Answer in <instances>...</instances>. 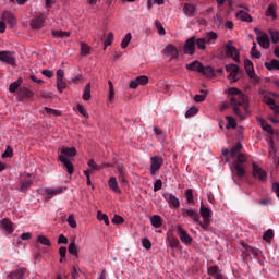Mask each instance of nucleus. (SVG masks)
I'll list each match as a JSON object with an SVG mask.
<instances>
[{"mask_svg": "<svg viewBox=\"0 0 279 279\" xmlns=\"http://www.w3.org/2000/svg\"><path fill=\"white\" fill-rule=\"evenodd\" d=\"M231 95L230 104L233 106L234 113L241 119L245 120V114H250L248 110V99L240 88L232 87L228 90Z\"/></svg>", "mask_w": 279, "mask_h": 279, "instance_id": "nucleus-1", "label": "nucleus"}, {"mask_svg": "<svg viewBox=\"0 0 279 279\" xmlns=\"http://www.w3.org/2000/svg\"><path fill=\"white\" fill-rule=\"evenodd\" d=\"M242 147L243 145H241V143H236V145L231 147L230 150L232 157L236 156V159L233 161L232 173L238 178H243L246 173L245 162H247V157L245 156V154H241Z\"/></svg>", "mask_w": 279, "mask_h": 279, "instance_id": "nucleus-2", "label": "nucleus"}, {"mask_svg": "<svg viewBox=\"0 0 279 279\" xmlns=\"http://www.w3.org/2000/svg\"><path fill=\"white\" fill-rule=\"evenodd\" d=\"M76 154L75 147H61V154H59V160L63 162L70 175L74 173V165L69 158H73Z\"/></svg>", "mask_w": 279, "mask_h": 279, "instance_id": "nucleus-3", "label": "nucleus"}, {"mask_svg": "<svg viewBox=\"0 0 279 279\" xmlns=\"http://www.w3.org/2000/svg\"><path fill=\"white\" fill-rule=\"evenodd\" d=\"M226 71L229 73L228 77L231 82H239L241 69L238 64H226Z\"/></svg>", "mask_w": 279, "mask_h": 279, "instance_id": "nucleus-4", "label": "nucleus"}, {"mask_svg": "<svg viewBox=\"0 0 279 279\" xmlns=\"http://www.w3.org/2000/svg\"><path fill=\"white\" fill-rule=\"evenodd\" d=\"M254 32L257 36L258 45L264 49H269L270 47L269 36L267 34H264V32H262V29H258L257 27L254 28Z\"/></svg>", "mask_w": 279, "mask_h": 279, "instance_id": "nucleus-5", "label": "nucleus"}, {"mask_svg": "<svg viewBox=\"0 0 279 279\" xmlns=\"http://www.w3.org/2000/svg\"><path fill=\"white\" fill-rule=\"evenodd\" d=\"M0 61L16 66V58L13 51H0Z\"/></svg>", "mask_w": 279, "mask_h": 279, "instance_id": "nucleus-6", "label": "nucleus"}, {"mask_svg": "<svg viewBox=\"0 0 279 279\" xmlns=\"http://www.w3.org/2000/svg\"><path fill=\"white\" fill-rule=\"evenodd\" d=\"M150 174L155 175L159 169H161L165 160L161 156H153L150 158Z\"/></svg>", "mask_w": 279, "mask_h": 279, "instance_id": "nucleus-7", "label": "nucleus"}, {"mask_svg": "<svg viewBox=\"0 0 279 279\" xmlns=\"http://www.w3.org/2000/svg\"><path fill=\"white\" fill-rule=\"evenodd\" d=\"M195 49H196V38L195 36H192L191 38H187V40H185L183 52L186 53L187 56H194Z\"/></svg>", "mask_w": 279, "mask_h": 279, "instance_id": "nucleus-8", "label": "nucleus"}, {"mask_svg": "<svg viewBox=\"0 0 279 279\" xmlns=\"http://www.w3.org/2000/svg\"><path fill=\"white\" fill-rule=\"evenodd\" d=\"M226 54L232 58L235 62H240V53L232 43H227L225 47Z\"/></svg>", "mask_w": 279, "mask_h": 279, "instance_id": "nucleus-9", "label": "nucleus"}, {"mask_svg": "<svg viewBox=\"0 0 279 279\" xmlns=\"http://www.w3.org/2000/svg\"><path fill=\"white\" fill-rule=\"evenodd\" d=\"M177 232L182 241V243H185V245H191L193 243V236L182 228V226H178Z\"/></svg>", "mask_w": 279, "mask_h": 279, "instance_id": "nucleus-10", "label": "nucleus"}, {"mask_svg": "<svg viewBox=\"0 0 279 279\" xmlns=\"http://www.w3.org/2000/svg\"><path fill=\"white\" fill-rule=\"evenodd\" d=\"M163 198L168 202L170 208H180V199L173 193H163Z\"/></svg>", "mask_w": 279, "mask_h": 279, "instance_id": "nucleus-11", "label": "nucleus"}, {"mask_svg": "<svg viewBox=\"0 0 279 279\" xmlns=\"http://www.w3.org/2000/svg\"><path fill=\"white\" fill-rule=\"evenodd\" d=\"M2 20L5 23H8L9 27H11V28L15 27V25L17 23L16 17L9 10H4V12H2Z\"/></svg>", "mask_w": 279, "mask_h": 279, "instance_id": "nucleus-12", "label": "nucleus"}, {"mask_svg": "<svg viewBox=\"0 0 279 279\" xmlns=\"http://www.w3.org/2000/svg\"><path fill=\"white\" fill-rule=\"evenodd\" d=\"M148 82L149 77H147V75H140L138 77L130 82V88H138V86L141 85L145 86L146 84H148Z\"/></svg>", "mask_w": 279, "mask_h": 279, "instance_id": "nucleus-13", "label": "nucleus"}, {"mask_svg": "<svg viewBox=\"0 0 279 279\" xmlns=\"http://www.w3.org/2000/svg\"><path fill=\"white\" fill-rule=\"evenodd\" d=\"M27 271V267H20V269H15L8 275V279H26L25 274Z\"/></svg>", "mask_w": 279, "mask_h": 279, "instance_id": "nucleus-14", "label": "nucleus"}, {"mask_svg": "<svg viewBox=\"0 0 279 279\" xmlns=\"http://www.w3.org/2000/svg\"><path fill=\"white\" fill-rule=\"evenodd\" d=\"M209 276H213L216 279H226V276H223L221 269H219L218 265H211L207 269Z\"/></svg>", "mask_w": 279, "mask_h": 279, "instance_id": "nucleus-15", "label": "nucleus"}, {"mask_svg": "<svg viewBox=\"0 0 279 279\" xmlns=\"http://www.w3.org/2000/svg\"><path fill=\"white\" fill-rule=\"evenodd\" d=\"M253 175L254 178H258L259 180L264 181L267 178V173L259 165L253 162Z\"/></svg>", "mask_w": 279, "mask_h": 279, "instance_id": "nucleus-16", "label": "nucleus"}, {"mask_svg": "<svg viewBox=\"0 0 279 279\" xmlns=\"http://www.w3.org/2000/svg\"><path fill=\"white\" fill-rule=\"evenodd\" d=\"M199 213L203 219H205L207 221V225L209 226L210 218L213 217V210H210V208H208L207 206H204L202 202Z\"/></svg>", "mask_w": 279, "mask_h": 279, "instance_id": "nucleus-17", "label": "nucleus"}, {"mask_svg": "<svg viewBox=\"0 0 279 279\" xmlns=\"http://www.w3.org/2000/svg\"><path fill=\"white\" fill-rule=\"evenodd\" d=\"M183 217H191L194 221H199V213L194 208H184L182 211Z\"/></svg>", "mask_w": 279, "mask_h": 279, "instance_id": "nucleus-18", "label": "nucleus"}, {"mask_svg": "<svg viewBox=\"0 0 279 279\" xmlns=\"http://www.w3.org/2000/svg\"><path fill=\"white\" fill-rule=\"evenodd\" d=\"M44 25H45V17L43 15L35 16L31 21V27H33V29H41Z\"/></svg>", "mask_w": 279, "mask_h": 279, "instance_id": "nucleus-19", "label": "nucleus"}, {"mask_svg": "<svg viewBox=\"0 0 279 279\" xmlns=\"http://www.w3.org/2000/svg\"><path fill=\"white\" fill-rule=\"evenodd\" d=\"M251 254H253V256H255V257H258L259 250H257L256 247H253L252 245H244V250H243L244 258H248V256H251Z\"/></svg>", "mask_w": 279, "mask_h": 279, "instance_id": "nucleus-20", "label": "nucleus"}, {"mask_svg": "<svg viewBox=\"0 0 279 279\" xmlns=\"http://www.w3.org/2000/svg\"><path fill=\"white\" fill-rule=\"evenodd\" d=\"M244 68H245V71H246L248 77L254 80L256 77V74H255V69H254L253 62L251 60H244Z\"/></svg>", "mask_w": 279, "mask_h": 279, "instance_id": "nucleus-21", "label": "nucleus"}, {"mask_svg": "<svg viewBox=\"0 0 279 279\" xmlns=\"http://www.w3.org/2000/svg\"><path fill=\"white\" fill-rule=\"evenodd\" d=\"M0 226L9 234H12V232H14L13 223H12L11 219H8L7 217L0 221Z\"/></svg>", "mask_w": 279, "mask_h": 279, "instance_id": "nucleus-22", "label": "nucleus"}, {"mask_svg": "<svg viewBox=\"0 0 279 279\" xmlns=\"http://www.w3.org/2000/svg\"><path fill=\"white\" fill-rule=\"evenodd\" d=\"M197 8L193 3H184L183 12L185 16H195Z\"/></svg>", "mask_w": 279, "mask_h": 279, "instance_id": "nucleus-23", "label": "nucleus"}, {"mask_svg": "<svg viewBox=\"0 0 279 279\" xmlns=\"http://www.w3.org/2000/svg\"><path fill=\"white\" fill-rule=\"evenodd\" d=\"M117 171L119 173V180L122 184H128V171H125L124 167L118 166Z\"/></svg>", "mask_w": 279, "mask_h": 279, "instance_id": "nucleus-24", "label": "nucleus"}, {"mask_svg": "<svg viewBox=\"0 0 279 279\" xmlns=\"http://www.w3.org/2000/svg\"><path fill=\"white\" fill-rule=\"evenodd\" d=\"M165 52L171 56L172 60L179 58L178 47H175L174 45H168L165 49Z\"/></svg>", "mask_w": 279, "mask_h": 279, "instance_id": "nucleus-25", "label": "nucleus"}, {"mask_svg": "<svg viewBox=\"0 0 279 279\" xmlns=\"http://www.w3.org/2000/svg\"><path fill=\"white\" fill-rule=\"evenodd\" d=\"M186 69H189L190 71H198V73H203V64L198 60L186 64Z\"/></svg>", "mask_w": 279, "mask_h": 279, "instance_id": "nucleus-26", "label": "nucleus"}, {"mask_svg": "<svg viewBox=\"0 0 279 279\" xmlns=\"http://www.w3.org/2000/svg\"><path fill=\"white\" fill-rule=\"evenodd\" d=\"M108 185H109V189L114 191V193H121V189L118 184V180L116 177L109 178Z\"/></svg>", "mask_w": 279, "mask_h": 279, "instance_id": "nucleus-27", "label": "nucleus"}, {"mask_svg": "<svg viewBox=\"0 0 279 279\" xmlns=\"http://www.w3.org/2000/svg\"><path fill=\"white\" fill-rule=\"evenodd\" d=\"M266 16H271L274 21L277 19V5L275 3H270V5H268Z\"/></svg>", "mask_w": 279, "mask_h": 279, "instance_id": "nucleus-28", "label": "nucleus"}, {"mask_svg": "<svg viewBox=\"0 0 279 279\" xmlns=\"http://www.w3.org/2000/svg\"><path fill=\"white\" fill-rule=\"evenodd\" d=\"M32 184H34L33 180H24L20 182V189L22 193H26L28 189H31Z\"/></svg>", "mask_w": 279, "mask_h": 279, "instance_id": "nucleus-29", "label": "nucleus"}, {"mask_svg": "<svg viewBox=\"0 0 279 279\" xmlns=\"http://www.w3.org/2000/svg\"><path fill=\"white\" fill-rule=\"evenodd\" d=\"M236 16H238V19H241V21H245L246 23H252V21H253L251 14H248L244 10H240V12H238Z\"/></svg>", "mask_w": 279, "mask_h": 279, "instance_id": "nucleus-30", "label": "nucleus"}, {"mask_svg": "<svg viewBox=\"0 0 279 279\" xmlns=\"http://www.w3.org/2000/svg\"><path fill=\"white\" fill-rule=\"evenodd\" d=\"M19 95H20V97H22V98H28V99H31L32 97H34L33 90H29V88H26V87L20 88Z\"/></svg>", "mask_w": 279, "mask_h": 279, "instance_id": "nucleus-31", "label": "nucleus"}, {"mask_svg": "<svg viewBox=\"0 0 279 279\" xmlns=\"http://www.w3.org/2000/svg\"><path fill=\"white\" fill-rule=\"evenodd\" d=\"M68 252H69L70 254H73L74 256H78V254H80V247H77L75 241H71V243H69Z\"/></svg>", "mask_w": 279, "mask_h": 279, "instance_id": "nucleus-32", "label": "nucleus"}, {"mask_svg": "<svg viewBox=\"0 0 279 279\" xmlns=\"http://www.w3.org/2000/svg\"><path fill=\"white\" fill-rule=\"evenodd\" d=\"M83 99L85 101H89V99H92V84L90 83L86 84V86L84 88Z\"/></svg>", "mask_w": 279, "mask_h": 279, "instance_id": "nucleus-33", "label": "nucleus"}, {"mask_svg": "<svg viewBox=\"0 0 279 279\" xmlns=\"http://www.w3.org/2000/svg\"><path fill=\"white\" fill-rule=\"evenodd\" d=\"M150 221L151 226H154L155 228H160V226H162V218L160 217V215H153V217H150Z\"/></svg>", "mask_w": 279, "mask_h": 279, "instance_id": "nucleus-34", "label": "nucleus"}, {"mask_svg": "<svg viewBox=\"0 0 279 279\" xmlns=\"http://www.w3.org/2000/svg\"><path fill=\"white\" fill-rule=\"evenodd\" d=\"M22 82H23L22 77H19V80H16L15 82H12L9 86V92L16 93V90L20 88Z\"/></svg>", "mask_w": 279, "mask_h": 279, "instance_id": "nucleus-35", "label": "nucleus"}, {"mask_svg": "<svg viewBox=\"0 0 279 279\" xmlns=\"http://www.w3.org/2000/svg\"><path fill=\"white\" fill-rule=\"evenodd\" d=\"M88 167H90L89 172L94 173L95 171H100V169H102L101 165H97V162H95L94 158H90V160H88L87 162Z\"/></svg>", "mask_w": 279, "mask_h": 279, "instance_id": "nucleus-36", "label": "nucleus"}, {"mask_svg": "<svg viewBox=\"0 0 279 279\" xmlns=\"http://www.w3.org/2000/svg\"><path fill=\"white\" fill-rule=\"evenodd\" d=\"M218 34L216 32H207L205 35V43L213 44L215 40H217Z\"/></svg>", "mask_w": 279, "mask_h": 279, "instance_id": "nucleus-37", "label": "nucleus"}, {"mask_svg": "<svg viewBox=\"0 0 279 279\" xmlns=\"http://www.w3.org/2000/svg\"><path fill=\"white\" fill-rule=\"evenodd\" d=\"M62 191H63L62 186H57V189H50V187L45 189L46 195H59L60 193H62Z\"/></svg>", "mask_w": 279, "mask_h": 279, "instance_id": "nucleus-38", "label": "nucleus"}, {"mask_svg": "<svg viewBox=\"0 0 279 279\" xmlns=\"http://www.w3.org/2000/svg\"><path fill=\"white\" fill-rule=\"evenodd\" d=\"M202 73L204 75H207V77L215 76V71H214L213 66H204V64H202Z\"/></svg>", "mask_w": 279, "mask_h": 279, "instance_id": "nucleus-39", "label": "nucleus"}, {"mask_svg": "<svg viewBox=\"0 0 279 279\" xmlns=\"http://www.w3.org/2000/svg\"><path fill=\"white\" fill-rule=\"evenodd\" d=\"M97 219L99 221H105L106 226H109V223H110V219H109L108 215H106V213H102V210L97 211Z\"/></svg>", "mask_w": 279, "mask_h": 279, "instance_id": "nucleus-40", "label": "nucleus"}, {"mask_svg": "<svg viewBox=\"0 0 279 279\" xmlns=\"http://www.w3.org/2000/svg\"><path fill=\"white\" fill-rule=\"evenodd\" d=\"M266 69L268 71H272L274 69H278L279 71V60H271L270 62H265Z\"/></svg>", "mask_w": 279, "mask_h": 279, "instance_id": "nucleus-41", "label": "nucleus"}, {"mask_svg": "<svg viewBox=\"0 0 279 279\" xmlns=\"http://www.w3.org/2000/svg\"><path fill=\"white\" fill-rule=\"evenodd\" d=\"M70 35V32H63L62 29H57L52 32V36H54V38H66Z\"/></svg>", "mask_w": 279, "mask_h": 279, "instance_id": "nucleus-42", "label": "nucleus"}, {"mask_svg": "<svg viewBox=\"0 0 279 279\" xmlns=\"http://www.w3.org/2000/svg\"><path fill=\"white\" fill-rule=\"evenodd\" d=\"M227 119V130H230V128L236 129V119H234V117H226Z\"/></svg>", "mask_w": 279, "mask_h": 279, "instance_id": "nucleus-43", "label": "nucleus"}, {"mask_svg": "<svg viewBox=\"0 0 279 279\" xmlns=\"http://www.w3.org/2000/svg\"><path fill=\"white\" fill-rule=\"evenodd\" d=\"M132 40V34L128 33L125 34L123 40L121 41L122 49H126Z\"/></svg>", "mask_w": 279, "mask_h": 279, "instance_id": "nucleus-44", "label": "nucleus"}, {"mask_svg": "<svg viewBox=\"0 0 279 279\" xmlns=\"http://www.w3.org/2000/svg\"><path fill=\"white\" fill-rule=\"evenodd\" d=\"M37 242L41 243L43 245H51L50 239H48V236H45V234H39V236H37Z\"/></svg>", "mask_w": 279, "mask_h": 279, "instance_id": "nucleus-45", "label": "nucleus"}, {"mask_svg": "<svg viewBox=\"0 0 279 279\" xmlns=\"http://www.w3.org/2000/svg\"><path fill=\"white\" fill-rule=\"evenodd\" d=\"M66 87H68V84L64 77H62L57 82V89L59 90V93H63V90H65Z\"/></svg>", "mask_w": 279, "mask_h": 279, "instance_id": "nucleus-46", "label": "nucleus"}, {"mask_svg": "<svg viewBox=\"0 0 279 279\" xmlns=\"http://www.w3.org/2000/svg\"><path fill=\"white\" fill-rule=\"evenodd\" d=\"M155 27L160 36H166L167 32L160 21H155Z\"/></svg>", "mask_w": 279, "mask_h": 279, "instance_id": "nucleus-47", "label": "nucleus"}, {"mask_svg": "<svg viewBox=\"0 0 279 279\" xmlns=\"http://www.w3.org/2000/svg\"><path fill=\"white\" fill-rule=\"evenodd\" d=\"M268 106H270L271 110H275L279 114V106L276 104L275 99L268 97L267 101Z\"/></svg>", "mask_w": 279, "mask_h": 279, "instance_id": "nucleus-48", "label": "nucleus"}, {"mask_svg": "<svg viewBox=\"0 0 279 279\" xmlns=\"http://www.w3.org/2000/svg\"><path fill=\"white\" fill-rule=\"evenodd\" d=\"M114 39V34L113 32H109V34L107 35V38L104 43L105 49H107V47H109L110 45H112Z\"/></svg>", "mask_w": 279, "mask_h": 279, "instance_id": "nucleus-49", "label": "nucleus"}, {"mask_svg": "<svg viewBox=\"0 0 279 279\" xmlns=\"http://www.w3.org/2000/svg\"><path fill=\"white\" fill-rule=\"evenodd\" d=\"M185 197H186L189 204L194 203L193 189H186L185 190Z\"/></svg>", "mask_w": 279, "mask_h": 279, "instance_id": "nucleus-50", "label": "nucleus"}, {"mask_svg": "<svg viewBox=\"0 0 279 279\" xmlns=\"http://www.w3.org/2000/svg\"><path fill=\"white\" fill-rule=\"evenodd\" d=\"M81 53L82 56H88L90 53L89 45H86V43H81Z\"/></svg>", "mask_w": 279, "mask_h": 279, "instance_id": "nucleus-51", "label": "nucleus"}, {"mask_svg": "<svg viewBox=\"0 0 279 279\" xmlns=\"http://www.w3.org/2000/svg\"><path fill=\"white\" fill-rule=\"evenodd\" d=\"M207 95H208V90H201V95H195L194 100L197 102H202L206 99Z\"/></svg>", "mask_w": 279, "mask_h": 279, "instance_id": "nucleus-52", "label": "nucleus"}, {"mask_svg": "<svg viewBox=\"0 0 279 279\" xmlns=\"http://www.w3.org/2000/svg\"><path fill=\"white\" fill-rule=\"evenodd\" d=\"M213 22L216 27H221V25L223 24V19L221 15L216 14V16H214L213 19Z\"/></svg>", "mask_w": 279, "mask_h": 279, "instance_id": "nucleus-53", "label": "nucleus"}, {"mask_svg": "<svg viewBox=\"0 0 279 279\" xmlns=\"http://www.w3.org/2000/svg\"><path fill=\"white\" fill-rule=\"evenodd\" d=\"M195 45H197L198 49H206V36L204 38H197Z\"/></svg>", "mask_w": 279, "mask_h": 279, "instance_id": "nucleus-54", "label": "nucleus"}, {"mask_svg": "<svg viewBox=\"0 0 279 279\" xmlns=\"http://www.w3.org/2000/svg\"><path fill=\"white\" fill-rule=\"evenodd\" d=\"M274 236H275L274 230L269 229V230H266V232H264L263 239L265 241H271Z\"/></svg>", "mask_w": 279, "mask_h": 279, "instance_id": "nucleus-55", "label": "nucleus"}, {"mask_svg": "<svg viewBox=\"0 0 279 279\" xmlns=\"http://www.w3.org/2000/svg\"><path fill=\"white\" fill-rule=\"evenodd\" d=\"M251 54L254 58H260V56H262L260 51H258V49H257L256 43H253V46H252V49H251Z\"/></svg>", "mask_w": 279, "mask_h": 279, "instance_id": "nucleus-56", "label": "nucleus"}, {"mask_svg": "<svg viewBox=\"0 0 279 279\" xmlns=\"http://www.w3.org/2000/svg\"><path fill=\"white\" fill-rule=\"evenodd\" d=\"M76 108H77L80 114H82L83 117H86V118L89 117V114H88L85 106H83V104H77Z\"/></svg>", "mask_w": 279, "mask_h": 279, "instance_id": "nucleus-57", "label": "nucleus"}, {"mask_svg": "<svg viewBox=\"0 0 279 279\" xmlns=\"http://www.w3.org/2000/svg\"><path fill=\"white\" fill-rule=\"evenodd\" d=\"M269 35L271 36V40L274 44L279 43V32L270 29Z\"/></svg>", "mask_w": 279, "mask_h": 279, "instance_id": "nucleus-58", "label": "nucleus"}, {"mask_svg": "<svg viewBox=\"0 0 279 279\" xmlns=\"http://www.w3.org/2000/svg\"><path fill=\"white\" fill-rule=\"evenodd\" d=\"M66 221H68L69 226H71V228H76L77 221H76L74 215H69Z\"/></svg>", "mask_w": 279, "mask_h": 279, "instance_id": "nucleus-59", "label": "nucleus"}, {"mask_svg": "<svg viewBox=\"0 0 279 279\" xmlns=\"http://www.w3.org/2000/svg\"><path fill=\"white\" fill-rule=\"evenodd\" d=\"M142 245L146 250H151V247H153V243H151L150 239H147V238L142 239Z\"/></svg>", "mask_w": 279, "mask_h": 279, "instance_id": "nucleus-60", "label": "nucleus"}, {"mask_svg": "<svg viewBox=\"0 0 279 279\" xmlns=\"http://www.w3.org/2000/svg\"><path fill=\"white\" fill-rule=\"evenodd\" d=\"M198 110L195 106H193L192 108H190L189 110H186L185 112V117H194L195 114H197Z\"/></svg>", "mask_w": 279, "mask_h": 279, "instance_id": "nucleus-61", "label": "nucleus"}, {"mask_svg": "<svg viewBox=\"0 0 279 279\" xmlns=\"http://www.w3.org/2000/svg\"><path fill=\"white\" fill-rule=\"evenodd\" d=\"M13 156V149L12 147H10V145H8V147L5 148L4 154H2L3 158H11Z\"/></svg>", "mask_w": 279, "mask_h": 279, "instance_id": "nucleus-62", "label": "nucleus"}, {"mask_svg": "<svg viewBox=\"0 0 279 279\" xmlns=\"http://www.w3.org/2000/svg\"><path fill=\"white\" fill-rule=\"evenodd\" d=\"M45 112L47 114H54V117H59L61 114L60 110H54L52 108H45Z\"/></svg>", "mask_w": 279, "mask_h": 279, "instance_id": "nucleus-63", "label": "nucleus"}, {"mask_svg": "<svg viewBox=\"0 0 279 279\" xmlns=\"http://www.w3.org/2000/svg\"><path fill=\"white\" fill-rule=\"evenodd\" d=\"M163 186V182L161 179L159 180H156L155 184H154V191L157 192V191H160Z\"/></svg>", "mask_w": 279, "mask_h": 279, "instance_id": "nucleus-64", "label": "nucleus"}]
</instances>
